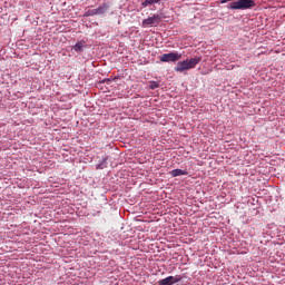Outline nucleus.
<instances>
[{"label":"nucleus","mask_w":285,"mask_h":285,"mask_svg":"<svg viewBox=\"0 0 285 285\" xmlns=\"http://www.w3.org/2000/svg\"><path fill=\"white\" fill-rule=\"evenodd\" d=\"M220 3H228V10H250V8H255V0H220Z\"/></svg>","instance_id":"f257e3e1"},{"label":"nucleus","mask_w":285,"mask_h":285,"mask_svg":"<svg viewBox=\"0 0 285 285\" xmlns=\"http://www.w3.org/2000/svg\"><path fill=\"white\" fill-rule=\"evenodd\" d=\"M202 61V58L196 57L191 59H186L177 63L175 67V72H186V70H193Z\"/></svg>","instance_id":"f03ea898"},{"label":"nucleus","mask_w":285,"mask_h":285,"mask_svg":"<svg viewBox=\"0 0 285 285\" xmlns=\"http://www.w3.org/2000/svg\"><path fill=\"white\" fill-rule=\"evenodd\" d=\"M179 59H181V55L177 52H169L160 56V61H163L164 63H168V62L175 63L179 61Z\"/></svg>","instance_id":"7ed1b4c3"},{"label":"nucleus","mask_w":285,"mask_h":285,"mask_svg":"<svg viewBox=\"0 0 285 285\" xmlns=\"http://www.w3.org/2000/svg\"><path fill=\"white\" fill-rule=\"evenodd\" d=\"M159 23H161V16L156 13L142 20V28H148V26H159Z\"/></svg>","instance_id":"20e7f679"},{"label":"nucleus","mask_w":285,"mask_h":285,"mask_svg":"<svg viewBox=\"0 0 285 285\" xmlns=\"http://www.w3.org/2000/svg\"><path fill=\"white\" fill-rule=\"evenodd\" d=\"M181 276H168L164 279L158 281V285H173V284H179L181 282Z\"/></svg>","instance_id":"39448f33"},{"label":"nucleus","mask_w":285,"mask_h":285,"mask_svg":"<svg viewBox=\"0 0 285 285\" xmlns=\"http://www.w3.org/2000/svg\"><path fill=\"white\" fill-rule=\"evenodd\" d=\"M171 177H181V175H188V171L183 170V169H174L169 173Z\"/></svg>","instance_id":"423d86ee"},{"label":"nucleus","mask_w":285,"mask_h":285,"mask_svg":"<svg viewBox=\"0 0 285 285\" xmlns=\"http://www.w3.org/2000/svg\"><path fill=\"white\" fill-rule=\"evenodd\" d=\"M164 0H145L141 2L142 8H148V6H155L157 3H161Z\"/></svg>","instance_id":"0eeeda50"},{"label":"nucleus","mask_w":285,"mask_h":285,"mask_svg":"<svg viewBox=\"0 0 285 285\" xmlns=\"http://www.w3.org/2000/svg\"><path fill=\"white\" fill-rule=\"evenodd\" d=\"M108 4L104 3L102 6L96 9V14H106V12H108Z\"/></svg>","instance_id":"6e6552de"},{"label":"nucleus","mask_w":285,"mask_h":285,"mask_svg":"<svg viewBox=\"0 0 285 285\" xmlns=\"http://www.w3.org/2000/svg\"><path fill=\"white\" fill-rule=\"evenodd\" d=\"M83 48H86V42L79 41L73 46L72 50H75L76 52H81Z\"/></svg>","instance_id":"1a4fd4ad"},{"label":"nucleus","mask_w":285,"mask_h":285,"mask_svg":"<svg viewBox=\"0 0 285 285\" xmlns=\"http://www.w3.org/2000/svg\"><path fill=\"white\" fill-rule=\"evenodd\" d=\"M97 16V9H91L85 12V17H95Z\"/></svg>","instance_id":"9d476101"},{"label":"nucleus","mask_w":285,"mask_h":285,"mask_svg":"<svg viewBox=\"0 0 285 285\" xmlns=\"http://www.w3.org/2000/svg\"><path fill=\"white\" fill-rule=\"evenodd\" d=\"M108 161V156H106L105 158H102V163H100L98 166L99 168H106V163Z\"/></svg>","instance_id":"9b49d317"},{"label":"nucleus","mask_w":285,"mask_h":285,"mask_svg":"<svg viewBox=\"0 0 285 285\" xmlns=\"http://www.w3.org/2000/svg\"><path fill=\"white\" fill-rule=\"evenodd\" d=\"M150 88H151V90H155L156 88H159V82H151Z\"/></svg>","instance_id":"f8f14e48"}]
</instances>
